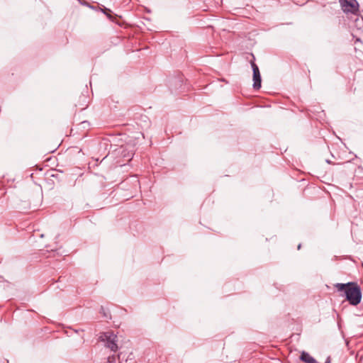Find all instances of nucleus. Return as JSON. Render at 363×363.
I'll list each match as a JSON object with an SVG mask.
<instances>
[{
  "instance_id": "nucleus-10",
  "label": "nucleus",
  "mask_w": 363,
  "mask_h": 363,
  "mask_svg": "<svg viewBox=\"0 0 363 363\" xmlns=\"http://www.w3.org/2000/svg\"><path fill=\"white\" fill-rule=\"evenodd\" d=\"M330 362V359H328V361L326 362V363H329Z\"/></svg>"
},
{
  "instance_id": "nucleus-4",
  "label": "nucleus",
  "mask_w": 363,
  "mask_h": 363,
  "mask_svg": "<svg viewBox=\"0 0 363 363\" xmlns=\"http://www.w3.org/2000/svg\"><path fill=\"white\" fill-rule=\"evenodd\" d=\"M251 67L253 72V88L255 89H259L261 87V75L258 66L255 63L254 61L250 62Z\"/></svg>"
},
{
  "instance_id": "nucleus-3",
  "label": "nucleus",
  "mask_w": 363,
  "mask_h": 363,
  "mask_svg": "<svg viewBox=\"0 0 363 363\" xmlns=\"http://www.w3.org/2000/svg\"><path fill=\"white\" fill-rule=\"evenodd\" d=\"M342 11L346 13H355L359 10L357 0H340Z\"/></svg>"
},
{
  "instance_id": "nucleus-6",
  "label": "nucleus",
  "mask_w": 363,
  "mask_h": 363,
  "mask_svg": "<svg viewBox=\"0 0 363 363\" xmlns=\"http://www.w3.org/2000/svg\"><path fill=\"white\" fill-rule=\"evenodd\" d=\"M122 155L124 157H127V160L129 161L131 160L133 155V150H131L130 152H128L127 154L124 152V151H123L122 152Z\"/></svg>"
},
{
  "instance_id": "nucleus-7",
  "label": "nucleus",
  "mask_w": 363,
  "mask_h": 363,
  "mask_svg": "<svg viewBox=\"0 0 363 363\" xmlns=\"http://www.w3.org/2000/svg\"><path fill=\"white\" fill-rule=\"evenodd\" d=\"M116 361V357L114 355L108 357V362L113 363Z\"/></svg>"
},
{
  "instance_id": "nucleus-8",
  "label": "nucleus",
  "mask_w": 363,
  "mask_h": 363,
  "mask_svg": "<svg viewBox=\"0 0 363 363\" xmlns=\"http://www.w3.org/2000/svg\"><path fill=\"white\" fill-rule=\"evenodd\" d=\"M104 13L107 16L108 18H111V16L109 13H106V11H104Z\"/></svg>"
},
{
  "instance_id": "nucleus-9",
  "label": "nucleus",
  "mask_w": 363,
  "mask_h": 363,
  "mask_svg": "<svg viewBox=\"0 0 363 363\" xmlns=\"http://www.w3.org/2000/svg\"><path fill=\"white\" fill-rule=\"evenodd\" d=\"M300 248H301V245H299L298 246V249H300Z\"/></svg>"
},
{
  "instance_id": "nucleus-2",
  "label": "nucleus",
  "mask_w": 363,
  "mask_h": 363,
  "mask_svg": "<svg viewBox=\"0 0 363 363\" xmlns=\"http://www.w3.org/2000/svg\"><path fill=\"white\" fill-rule=\"evenodd\" d=\"M99 338L101 341L106 342V346L113 352H116L118 349L117 342V335L112 331H107L101 334Z\"/></svg>"
},
{
  "instance_id": "nucleus-1",
  "label": "nucleus",
  "mask_w": 363,
  "mask_h": 363,
  "mask_svg": "<svg viewBox=\"0 0 363 363\" xmlns=\"http://www.w3.org/2000/svg\"><path fill=\"white\" fill-rule=\"evenodd\" d=\"M339 292L340 296L345 297L346 300L352 306L359 304L362 299V291L360 287L354 282L347 284L337 283L334 285Z\"/></svg>"
},
{
  "instance_id": "nucleus-5",
  "label": "nucleus",
  "mask_w": 363,
  "mask_h": 363,
  "mask_svg": "<svg viewBox=\"0 0 363 363\" xmlns=\"http://www.w3.org/2000/svg\"><path fill=\"white\" fill-rule=\"evenodd\" d=\"M300 359L306 363H316L315 359L306 352L301 353Z\"/></svg>"
}]
</instances>
